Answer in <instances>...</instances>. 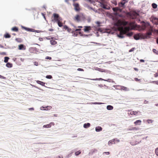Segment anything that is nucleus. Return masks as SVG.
<instances>
[{"label":"nucleus","mask_w":158,"mask_h":158,"mask_svg":"<svg viewBox=\"0 0 158 158\" xmlns=\"http://www.w3.org/2000/svg\"><path fill=\"white\" fill-rule=\"evenodd\" d=\"M135 81H140V79H139L137 78H135L134 79Z\"/></svg>","instance_id":"obj_44"},{"label":"nucleus","mask_w":158,"mask_h":158,"mask_svg":"<svg viewBox=\"0 0 158 158\" xmlns=\"http://www.w3.org/2000/svg\"><path fill=\"white\" fill-rule=\"evenodd\" d=\"M113 107L110 105H108L107 106V109L108 110H111L113 109Z\"/></svg>","instance_id":"obj_30"},{"label":"nucleus","mask_w":158,"mask_h":158,"mask_svg":"<svg viewBox=\"0 0 158 158\" xmlns=\"http://www.w3.org/2000/svg\"><path fill=\"white\" fill-rule=\"evenodd\" d=\"M156 43L158 44V37L156 40Z\"/></svg>","instance_id":"obj_64"},{"label":"nucleus","mask_w":158,"mask_h":158,"mask_svg":"<svg viewBox=\"0 0 158 158\" xmlns=\"http://www.w3.org/2000/svg\"><path fill=\"white\" fill-rule=\"evenodd\" d=\"M4 37L6 38H9L11 37V35L8 33H6L4 35Z\"/></svg>","instance_id":"obj_26"},{"label":"nucleus","mask_w":158,"mask_h":158,"mask_svg":"<svg viewBox=\"0 0 158 158\" xmlns=\"http://www.w3.org/2000/svg\"><path fill=\"white\" fill-rule=\"evenodd\" d=\"M18 49L20 50H25L26 49V47L25 46L21 44L19 45Z\"/></svg>","instance_id":"obj_11"},{"label":"nucleus","mask_w":158,"mask_h":158,"mask_svg":"<svg viewBox=\"0 0 158 158\" xmlns=\"http://www.w3.org/2000/svg\"><path fill=\"white\" fill-rule=\"evenodd\" d=\"M46 59H49V60H51L52 59V58L50 57L49 56H46L45 58Z\"/></svg>","instance_id":"obj_48"},{"label":"nucleus","mask_w":158,"mask_h":158,"mask_svg":"<svg viewBox=\"0 0 158 158\" xmlns=\"http://www.w3.org/2000/svg\"><path fill=\"white\" fill-rule=\"evenodd\" d=\"M11 30L15 32H18V28L16 27H14L11 28Z\"/></svg>","instance_id":"obj_21"},{"label":"nucleus","mask_w":158,"mask_h":158,"mask_svg":"<svg viewBox=\"0 0 158 158\" xmlns=\"http://www.w3.org/2000/svg\"><path fill=\"white\" fill-rule=\"evenodd\" d=\"M155 152L156 154L158 156V148L156 149Z\"/></svg>","instance_id":"obj_43"},{"label":"nucleus","mask_w":158,"mask_h":158,"mask_svg":"<svg viewBox=\"0 0 158 158\" xmlns=\"http://www.w3.org/2000/svg\"><path fill=\"white\" fill-rule=\"evenodd\" d=\"M53 16L54 17V20H52L53 21L54 20L55 22H56L58 20H62V18L59 17V15L58 14L54 13L53 14Z\"/></svg>","instance_id":"obj_5"},{"label":"nucleus","mask_w":158,"mask_h":158,"mask_svg":"<svg viewBox=\"0 0 158 158\" xmlns=\"http://www.w3.org/2000/svg\"><path fill=\"white\" fill-rule=\"evenodd\" d=\"M154 76L155 77H156L158 76V73H156L154 75Z\"/></svg>","instance_id":"obj_53"},{"label":"nucleus","mask_w":158,"mask_h":158,"mask_svg":"<svg viewBox=\"0 0 158 158\" xmlns=\"http://www.w3.org/2000/svg\"><path fill=\"white\" fill-rule=\"evenodd\" d=\"M39 40L40 41H43V38L41 37H40L39 39Z\"/></svg>","instance_id":"obj_56"},{"label":"nucleus","mask_w":158,"mask_h":158,"mask_svg":"<svg viewBox=\"0 0 158 158\" xmlns=\"http://www.w3.org/2000/svg\"><path fill=\"white\" fill-rule=\"evenodd\" d=\"M122 11V9L119 8V7H118V11L119 12H121Z\"/></svg>","instance_id":"obj_55"},{"label":"nucleus","mask_w":158,"mask_h":158,"mask_svg":"<svg viewBox=\"0 0 158 158\" xmlns=\"http://www.w3.org/2000/svg\"><path fill=\"white\" fill-rule=\"evenodd\" d=\"M64 29L65 30H67L68 29V27L66 25H64Z\"/></svg>","instance_id":"obj_46"},{"label":"nucleus","mask_w":158,"mask_h":158,"mask_svg":"<svg viewBox=\"0 0 158 158\" xmlns=\"http://www.w3.org/2000/svg\"><path fill=\"white\" fill-rule=\"evenodd\" d=\"M153 31V30L152 28H151L149 30V32H148L146 34H143L144 35H147V38H149V36L150 35H152V32Z\"/></svg>","instance_id":"obj_9"},{"label":"nucleus","mask_w":158,"mask_h":158,"mask_svg":"<svg viewBox=\"0 0 158 158\" xmlns=\"http://www.w3.org/2000/svg\"><path fill=\"white\" fill-rule=\"evenodd\" d=\"M29 110H34V109L33 108H31L28 109Z\"/></svg>","instance_id":"obj_61"},{"label":"nucleus","mask_w":158,"mask_h":158,"mask_svg":"<svg viewBox=\"0 0 158 158\" xmlns=\"http://www.w3.org/2000/svg\"><path fill=\"white\" fill-rule=\"evenodd\" d=\"M96 23L98 24V27H100V22L97 21V22Z\"/></svg>","instance_id":"obj_52"},{"label":"nucleus","mask_w":158,"mask_h":158,"mask_svg":"<svg viewBox=\"0 0 158 158\" xmlns=\"http://www.w3.org/2000/svg\"><path fill=\"white\" fill-rule=\"evenodd\" d=\"M115 140V139H113L111 140H110L108 142V145H110V144H112L113 143H115V142H114Z\"/></svg>","instance_id":"obj_24"},{"label":"nucleus","mask_w":158,"mask_h":158,"mask_svg":"<svg viewBox=\"0 0 158 158\" xmlns=\"http://www.w3.org/2000/svg\"><path fill=\"white\" fill-rule=\"evenodd\" d=\"M103 153H105L106 155H109L110 154V152H105Z\"/></svg>","instance_id":"obj_54"},{"label":"nucleus","mask_w":158,"mask_h":158,"mask_svg":"<svg viewBox=\"0 0 158 158\" xmlns=\"http://www.w3.org/2000/svg\"><path fill=\"white\" fill-rule=\"evenodd\" d=\"M50 43L52 45H54L57 44V42L55 40H53L52 39L50 40Z\"/></svg>","instance_id":"obj_25"},{"label":"nucleus","mask_w":158,"mask_h":158,"mask_svg":"<svg viewBox=\"0 0 158 158\" xmlns=\"http://www.w3.org/2000/svg\"><path fill=\"white\" fill-rule=\"evenodd\" d=\"M62 20H59L56 22L58 26L60 27H61L63 26V23L61 22Z\"/></svg>","instance_id":"obj_18"},{"label":"nucleus","mask_w":158,"mask_h":158,"mask_svg":"<svg viewBox=\"0 0 158 158\" xmlns=\"http://www.w3.org/2000/svg\"><path fill=\"white\" fill-rule=\"evenodd\" d=\"M141 121L139 120H137L134 123L135 124V125H140L141 124Z\"/></svg>","instance_id":"obj_17"},{"label":"nucleus","mask_w":158,"mask_h":158,"mask_svg":"<svg viewBox=\"0 0 158 158\" xmlns=\"http://www.w3.org/2000/svg\"><path fill=\"white\" fill-rule=\"evenodd\" d=\"M153 52L156 55H158V51H157L156 49H153L152 50Z\"/></svg>","instance_id":"obj_36"},{"label":"nucleus","mask_w":158,"mask_h":158,"mask_svg":"<svg viewBox=\"0 0 158 158\" xmlns=\"http://www.w3.org/2000/svg\"><path fill=\"white\" fill-rule=\"evenodd\" d=\"M134 38L135 40H137L139 39H145L147 38V35H144L143 34L139 33L134 35Z\"/></svg>","instance_id":"obj_3"},{"label":"nucleus","mask_w":158,"mask_h":158,"mask_svg":"<svg viewBox=\"0 0 158 158\" xmlns=\"http://www.w3.org/2000/svg\"><path fill=\"white\" fill-rule=\"evenodd\" d=\"M112 10L116 12V14L117 15V12H118V7H114L112 8Z\"/></svg>","instance_id":"obj_28"},{"label":"nucleus","mask_w":158,"mask_h":158,"mask_svg":"<svg viewBox=\"0 0 158 158\" xmlns=\"http://www.w3.org/2000/svg\"><path fill=\"white\" fill-rule=\"evenodd\" d=\"M42 107L44 110H50L52 108V107L50 106H48L45 107Z\"/></svg>","instance_id":"obj_20"},{"label":"nucleus","mask_w":158,"mask_h":158,"mask_svg":"<svg viewBox=\"0 0 158 158\" xmlns=\"http://www.w3.org/2000/svg\"><path fill=\"white\" fill-rule=\"evenodd\" d=\"M85 1L86 2H89L90 3H92L94 2L93 0H85Z\"/></svg>","instance_id":"obj_41"},{"label":"nucleus","mask_w":158,"mask_h":158,"mask_svg":"<svg viewBox=\"0 0 158 158\" xmlns=\"http://www.w3.org/2000/svg\"><path fill=\"white\" fill-rule=\"evenodd\" d=\"M81 29H76L74 31H72V33L73 34V35L74 36H77L78 35V33H77V31H80L81 30Z\"/></svg>","instance_id":"obj_14"},{"label":"nucleus","mask_w":158,"mask_h":158,"mask_svg":"<svg viewBox=\"0 0 158 158\" xmlns=\"http://www.w3.org/2000/svg\"><path fill=\"white\" fill-rule=\"evenodd\" d=\"M67 31L69 32H70L72 31L71 29L70 28H69V27L68 28V29H67Z\"/></svg>","instance_id":"obj_51"},{"label":"nucleus","mask_w":158,"mask_h":158,"mask_svg":"<svg viewBox=\"0 0 158 158\" xmlns=\"http://www.w3.org/2000/svg\"><path fill=\"white\" fill-rule=\"evenodd\" d=\"M37 83H38V84H39L42 86H44L45 85V83H44V82H43L42 81H37Z\"/></svg>","instance_id":"obj_27"},{"label":"nucleus","mask_w":158,"mask_h":158,"mask_svg":"<svg viewBox=\"0 0 158 158\" xmlns=\"http://www.w3.org/2000/svg\"><path fill=\"white\" fill-rule=\"evenodd\" d=\"M134 49H135L134 48H131V49H130L129 50V52H131L133 51L134 50Z\"/></svg>","instance_id":"obj_50"},{"label":"nucleus","mask_w":158,"mask_h":158,"mask_svg":"<svg viewBox=\"0 0 158 158\" xmlns=\"http://www.w3.org/2000/svg\"><path fill=\"white\" fill-rule=\"evenodd\" d=\"M127 15L130 16L132 19L135 18L138 15V14L135 11H131L127 13Z\"/></svg>","instance_id":"obj_4"},{"label":"nucleus","mask_w":158,"mask_h":158,"mask_svg":"<svg viewBox=\"0 0 158 158\" xmlns=\"http://www.w3.org/2000/svg\"><path fill=\"white\" fill-rule=\"evenodd\" d=\"M23 28L24 29L26 30L29 31H31V32H35V30L29 28H27L25 27H23Z\"/></svg>","instance_id":"obj_13"},{"label":"nucleus","mask_w":158,"mask_h":158,"mask_svg":"<svg viewBox=\"0 0 158 158\" xmlns=\"http://www.w3.org/2000/svg\"><path fill=\"white\" fill-rule=\"evenodd\" d=\"M139 129L136 127H132L131 128L129 129L128 130L129 131H132V130H138Z\"/></svg>","instance_id":"obj_32"},{"label":"nucleus","mask_w":158,"mask_h":158,"mask_svg":"<svg viewBox=\"0 0 158 158\" xmlns=\"http://www.w3.org/2000/svg\"><path fill=\"white\" fill-rule=\"evenodd\" d=\"M0 78H2L4 79H6V77H5L3 76H2L1 75H0Z\"/></svg>","instance_id":"obj_49"},{"label":"nucleus","mask_w":158,"mask_h":158,"mask_svg":"<svg viewBox=\"0 0 158 158\" xmlns=\"http://www.w3.org/2000/svg\"><path fill=\"white\" fill-rule=\"evenodd\" d=\"M9 59V57L7 56L5 57L4 58V62L5 63H7Z\"/></svg>","instance_id":"obj_34"},{"label":"nucleus","mask_w":158,"mask_h":158,"mask_svg":"<svg viewBox=\"0 0 158 158\" xmlns=\"http://www.w3.org/2000/svg\"><path fill=\"white\" fill-rule=\"evenodd\" d=\"M6 66L8 68H11L12 67V64L10 63H7L6 64Z\"/></svg>","instance_id":"obj_29"},{"label":"nucleus","mask_w":158,"mask_h":158,"mask_svg":"<svg viewBox=\"0 0 158 158\" xmlns=\"http://www.w3.org/2000/svg\"><path fill=\"white\" fill-rule=\"evenodd\" d=\"M92 80H98V81H105L106 80L104 79H103L102 78H96V79H92Z\"/></svg>","instance_id":"obj_35"},{"label":"nucleus","mask_w":158,"mask_h":158,"mask_svg":"<svg viewBox=\"0 0 158 158\" xmlns=\"http://www.w3.org/2000/svg\"><path fill=\"white\" fill-rule=\"evenodd\" d=\"M134 69L136 71H138V69L137 68H134Z\"/></svg>","instance_id":"obj_63"},{"label":"nucleus","mask_w":158,"mask_h":158,"mask_svg":"<svg viewBox=\"0 0 158 158\" xmlns=\"http://www.w3.org/2000/svg\"><path fill=\"white\" fill-rule=\"evenodd\" d=\"M77 70L78 71H84V69H81V68H78L77 69Z\"/></svg>","instance_id":"obj_47"},{"label":"nucleus","mask_w":158,"mask_h":158,"mask_svg":"<svg viewBox=\"0 0 158 158\" xmlns=\"http://www.w3.org/2000/svg\"><path fill=\"white\" fill-rule=\"evenodd\" d=\"M130 30V27L129 26L126 27H120L118 28V30L120 31L119 34L118 35V36L119 38H123L124 36H123L124 34H126V35L128 37H131L133 35L132 32H130L127 33Z\"/></svg>","instance_id":"obj_1"},{"label":"nucleus","mask_w":158,"mask_h":158,"mask_svg":"<svg viewBox=\"0 0 158 158\" xmlns=\"http://www.w3.org/2000/svg\"><path fill=\"white\" fill-rule=\"evenodd\" d=\"M118 6L120 8H122V9L125 8L126 7L125 5L121 2L118 3Z\"/></svg>","instance_id":"obj_15"},{"label":"nucleus","mask_w":158,"mask_h":158,"mask_svg":"<svg viewBox=\"0 0 158 158\" xmlns=\"http://www.w3.org/2000/svg\"><path fill=\"white\" fill-rule=\"evenodd\" d=\"M45 38L46 39L49 40L50 39H53V37H51V36H48L45 37Z\"/></svg>","instance_id":"obj_39"},{"label":"nucleus","mask_w":158,"mask_h":158,"mask_svg":"<svg viewBox=\"0 0 158 158\" xmlns=\"http://www.w3.org/2000/svg\"><path fill=\"white\" fill-rule=\"evenodd\" d=\"M153 82L155 83L156 84L158 85V81H153Z\"/></svg>","instance_id":"obj_58"},{"label":"nucleus","mask_w":158,"mask_h":158,"mask_svg":"<svg viewBox=\"0 0 158 158\" xmlns=\"http://www.w3.org/2000/svg\"><path fill=\"white\" fill-rule=\"evenodd\" d=\"M105 3H102V4H100V6L105 9L109 10L110 9V6H108L107 5L105 4Z\"/></svg>","instance_id":"obj_7"},{"label":"nucleus","mask_w":158,"mask_h":158,"mask_svg":"<svg viewBox=\"0 0 158 158\" xmlns=\"http://www.w3.org/2000/svg\"><path fill=\"white\" fill-rule=\"evenodd\" d=\"M36 66H38L39 65L38 63L37 62L35 61L33 63Z\"/></svg>","instance_id":"obj_45"},{"label":"nucleus","mask_w":158,"mask_h":158,"mask_svg":"<svg viewBox=\"0 0 158 158\" xmlns=\"http://www.w3.org/2000/svg\"><path fill=\"white\" fill-rule=\"evenodd\" d=\"M128 2V0H121V2L124 4L125 5Z\"/></svg>","instance_id":"obj_37"},{"label":"nucleus","mask_w":158,"mask_h":158,"mask_svg":"<svg viewBox=\"0 0 158 158\" xmlns=\"http://www.w3.org/2000/svg\"><path fill=\"white\" fill-rule=\"evenodd\" d=\"M81 15H77L74 17L73 19L75 21L79 22L81 21Z\"/></svg>","instance_id":"obj_8"},{"label":"nucleus","mask_w":158,"mask_h":158,"mask_svg":"<svg viewBox=\"0 0 158 158\" xmlns=\"http://www.w3.org/2000/svg\"><path fill=\"white\" fill-rule=\"evenodd\" d=\"M90 126V124L89 123H85L84 124L83 127L85 128H87L89 127Z\"/></svg>","instance_id":"obj_22"},{"label":"nucleus","mask_w":158,"mask_h":158,"mask_svg":"<svg viewBox=\"0 0 158 158\" xmlns=\"http://www.w3.org/2000/svg\"><path fill=\"white\" fill-rule=\"evenodd\" d=\"M1 55H6V53L5 52H1L0 53Z\"/></svg>","instance_id":"obj_57"},{"label":"nucleus","mask_w":158,"mask_h":158,"mask_svg":"<svg viewBox=\"0 0 158 158\" xmlns=\"http://www.w3.org/2000/svg\"><path fill=\"white\" fill-rule=\"evenodd\" d=\"M152 7L154 9H156L157 7V5L155 3H153L152 5Z\"/></svg>","instance_id":"obj_33"},{"label":"nucleus","mask_w":158,"mask_h":158,"mask_svg":"<svg viewBox=\"0 0 158 158\" xmlns=\"http://www.w3.org/2000/svg\"><path fill=\"white\" fill-rule=\"evenodd\" d=\"M91 29V27L90 26H85L84 30L85 32H88Z\"/></svg>","instance_id":"obj_12"},{"label":"nucleus","mask_w":158,"mask_h":158,"mask_svg":"<svg viewBox=\"0 0 158 158\" xmlns=\"http://www.w3.org/2000/svg\"><path fill=\"white\" fill-rule=\"evenodd\" d=\"M15 40L17 42L19 43H21L22 41V39L20 38H16Z\"/></svg>","instance_id":"obj_31"},{"label":"nucleus","mask_w":158,"mask_h":158,"mask_svg":"<svg viewBox=\"0 0 158 158\" xmlns=\"http://www.w3.org/2000/svg\"><path fill=\"white\" fill-rule=\"evenodd\" d=\"M147 122L148 123H152L153 121L152 119H148L147 120Z\"/></svg>","instance_id":"obj_40"},{"label":"nucleus","mask_w":158,"mask_h":158,"mask_svg":"<svg viewBox=\"0 0 158 158\" xmlns=\"http://www.w3.org/2000/svg\"><path fill=\"white\" fill-rule=\"evenodd\" d=\"M54 125V123L53 122H51L49 124L46 125H44L43 126V127L44 128H50L51 127V125Z\"/></svg>","instance_id":"obj_10"},{"label":"nucleus","mask_w":158,"mask_h":158,"mask_svg":"<svg viewBox=\"0 0 158 158\" xmlns=\"http://www.w3.org/2000/svg\"><path fill=\"white\" fill-rule=\"evenodd\" d=\"M69 0H65V1L67 2V3H68V4H69Z\"/></svg>","instance_id":"obj_62"},{"label":"nucleus","mask_w":158,"mask_h":158,"mask_svg":"<svg viewBox=\"0 0 158 158\" xmlns=\"http://www.w3.org/2000/svg\"><path fill=\"white\" fill-rule=\"evenodd\" d=\"M102 130V128L101 127L99 126L96 127L95 128V130L97 132L101 131Z\"/></svg>","instance_id":"obj_23"},{"label":"nucleus","mask_w":158,"mask_h":158,"mask_svg":"<svg viewBox=\"0 0 158 158\" xmlns=\"http://www.w3.org/2000/svg\"><path fill=\"white\" fill-rule=\"evenodd\" d=\"M128 22L124 20H119L117 22L115 23L114 24L115 26L118 27V28L120 27H122V25L125 26L128 24Z\"/></svg>","instance_id":"obj_2"},{"label":"nucleus","mask_w":158,"mask_h":158,"mask_svg":"<svg viewBox=\"0 0 158 158\" xmlns=\"http://www.w3.org/2000/svg\"><path fill=\"white\" fill-rule=\"evenodd\" d=\"M73 5L74 7V9L76 11H78L80 10V8L78 3H74L73 4Z\"/></svg>","instance_id":"obj_6"},{"label":"nucleus","mask_w":158,"mask_h":158,"mask_svg":"<svg viewBox=\"0 0 158 158\" xmlns=\"http://www.w3.org/2000/svg\"><path fill=\"white\" fill-rule=\"evenodd\" d=\"M140 61L141 62H144V60L143 59H141L140 60Z\"/></svg>","instance_id":"obj_60"},{"label":"nucleus","mask_w":158,"mask_h":158,"mask_svg":"<svg viewBox=\"0 0 158 158\" xmlns=\"http://www.w3.org/2000/svg\"><path fill=\"white\" fill-rule=\"evenodd\" d=\"M139 111H133L131 112L130 113V114L131 115H136V114L138 113Z\"/></svg>","instance_id":"obj_19"},{"label":"nucleus","mask_w":158,"mask_h":158,"mask_svg":"<svg viewBox=\"0 0 158 158\" xmlns=\"http://www.w3.org/2000/svg\"><path fill=\"white\" fill-rule=\"evenodd\" d=\"M46 77L48 79H51L52 78V77L51 75H47L46 76Z\"/></svg>","instance_id":"obj_42"},{"label":"nucleus","mask_w":158,"mask_h":158,"mask_svg":"<svg viewBox=\"0 0 158 158\" xmlns=\"http://www.w3.org/2000/svg\"><path fill=\"white\" fill-rule=\"evenodd\" d=\"M81 152L79 150V151H77V152H75V154L76 156H78L80 154H81Z\"/></svg>","instance_id":"obj_38"},{"label":"nucleus","mask_w":158,"mask_h":158,"mask_svg":"<svg viewBox=\"0 0 158 158\" xmlns=\"http://www.w3.org/2000/svg\"><path fill=\"white\" fill-rule=\"evenodd\" d=\"M48 30L49 31H54V29L52 28H51L49 29Z\"/></svg>","instance_id":"obj_59"},{"label":"nucleus","mask_w":158,"mask_h":158,"mask_svg":"<svg viewBox=\"0 0 158 158\" xmlns=\"http://www.w3.org/2000/svg\"><path fill=\"white\" fill-rule=\"evenodd\" d=\"M120 89L121 90H123L124 91H128L129 90V89L128 88L125 87L124 86H120Z\"/></svg>","instance_id":"obj_16"}]
</instances>
